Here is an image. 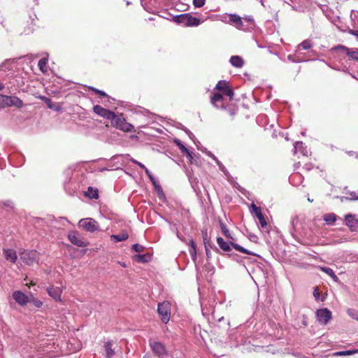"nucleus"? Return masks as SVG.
I'll use <instances>...</instances> for the list:
<instances>
[{"label": "nucleus", "mask_w": 358, "mask_h": 358, "mask_svg": "<svg viewBox=\"0 0 358 358\" xmlns=\"http://www.w3.org/2000/svg\"><path fill=\"white\" fill-rule=\"evenodd\" d=\"M215 90L222 92V94L217 92L213 93L210 96L211 104L217 109H226V107L224 106V99L223 95L229 96V99L231 100L234 95V92L232 87L230 85L228 81L222 80L218 81L215 87Z\"/></svg>", "instance_id": "obj_1"}, {"label": "nucleus", "mask_w": 358, "mask_h": 358, "mask_svg": "<svg viewBox=\"0 0 358 358\" xmlns=\"http://www.w3.org/2000/svg\"><path fill=\"white\" fill-rule=\"evenodd\" d=\"M175 22L184 27H196L201 22L199 18L192 16L190 13H184L174 17Z\"/></svg>", "instance_id": "obj_2"}, {"label": "nucleus", "mask_w": 358, "mask_h": 358, "mask_svg": "<svg viewBox=\"0 0 358 358\" xmlns=\"http://www.w3.org/2000/svg\"><path fill=\"white\" fill-rule=\"evenodd\" d=\"M110 120L111 124L120 130L125 132H131L134 131V126L125 120L122 114L117 115L115 113V117Z\"/></svg>", "instance_id": "obj_3"}, {"label": "nucleus", "mask_w": 358, "mask_h": 358, "mask_svg": "<svg viewBox=\"0 0 358 358\" xmlns=\"http://www.w3.org/2000/svg\"><path fill=\"white\" fill-rule=\"evenodd\" d=\"M217 243L219 245L220 248L224 251H226V252L230 251L231 250V246L237 251H239L244 254L255 255V253L245 249L244 248H243L242 246L239 245L237 243H235L233 242L227 243V242L224 241V240L222 237L217 238Z\"/></svg>", "instance_id": "obj_4"}, {"label": "nucleus", "mask_w": 358, "mask_h": 358, "mask_svg": "<svg viewBox=\"0 0 358 358\" xmlns=\"http://www.w3.org/2000/svg\"><path fill=\"white\" fill-rule=\"evenodd\" d=\"M20 259L27 265H33L38 261L39 253L35 250H23L20 252Z\"/></svg>", "instance_id": "obj_5"}, {"label": "nucleus", "mask_w": 358, "mask_h": 358, "mask_svg": "<svg viewBox=\"0 0 358 358\" xmlns=\"http://www.w3.org/2000/svg\"><path fill=\"white\" fill-rule=\"evenodd\" d=\"M171 306L169 302L165 301L162 303H159L157 307V312L161 316L162 321L166 324L170 320L171 315Z\"/></svg>", "instance_id": "obj_6"}, {"label": "nucleus", "mask_w": 358, "mask_h": 358, "mask_svg": "<svg viewBox=\"0 0 358 358\" xmlns=\"http://www.w3.org/2000/svg\"><path fill=\"white\" fill-rule=\"evenodd\" d=\"M79 226L89 232H94L99 230V226L97 222L92 218L80 220L79 222Z\"/></svg>", "instance_id": "obj_7"}, {"label": "nucleus", "mask_w": 358, "mask_h": 358, "mask_svg": "<svg viewBox=\"0 0 358 358\" xmlns=\"http://www.w3.org/2000/svg\"><path fill=\"white\" fill-rule=\"evenodd\" d=\"M68 238L72 244L78 247H86L89 245V243L80 238L78 232L75 231L69 234Z\"/></svg>", "instance_id": "obj_8"}, {"label": "nucleus", "mask_w": 358, "mask_h": 358, "mask_svg": "<svg viewBox=\"0 0 358 358\" xmlns=\"http://www.w3.org/2000/svg\"><path fill=\"white\" fill-rule=\"evenodd\" d=\"M252 213L257 217L259 222L262 228H265L268 225L267 219L264 217L260 207L257 206L255 204L251 205Z\"/></svg>", "instance_id": "obj_9"}, {"label": "nucleus", "mask_w": 358, "mask_h": 358, "mask_svg": "<svg viewBox=\"0 0 358 358\" xmlns=\"http://www.w3.org/2000/svg\"><path fill=\"white\" fill-rule=\"evenodd\" d=\"M319 322L327 324L331 319V312L327 308L319 309L316 312Z\"/></svg>", "instance_id": "obj_10"}, {"label": "nucleus", "mask_w": 358, "mask_h": 358, "mask_svg": "<svg viewBox=\"0 0 358 358\" xmlns=\"http://www.w3.org/2000/svg\"><path fill=\"white\" fill-rule=\"evenodd\" d=\"M93 111L96 115L102 117H104L107 120H110L111 119H113L115 117V113L109 110H107L99 105H96L93 107Z\"/></svg>", "instance_id": "obj_11"}, {"label": "nucleus", "mask_w": 358, "mask_h": 358, "mask_svg": "<svg viewBox=\"0 0 358 358\" xmlns=\"http://www.w3.org/2000/svg\"><path fill=\"white\" fill-rule=\"evenodd\" d=\"M48 295L57 301H61L62 289L58 287L50 286L47 288Z\"/></svg>", "instance_id": "obj_12"}, {"label": "nucleus", "mask_w": 358, "mask_h": 358, "mask_svg": "<svg viewBox=\"0 0 358 358\" xmlns=\"http://www.w3.org/2000/svg\"><path fill=\"white\" fill-rule=\"evenodd\" d=\"M15 301L20 306H24L29 302L28 296L21 291H15L13 294Z\"/></svg>", "instance_id": "obj_13"}, {"label": "nucleus", "mask_w": 358, "mask_h": 358, "mask_svg": "<svg viewBox=\"0 0 358 358\" xmlns=\"http://www.w3.org/2000/svg\"><path fill=\"white\" fill-rule=\"evenodd\" d=\"M150 346L153 352L159 357L164 356L166 353L165 346L160 342H153Z\"/></svg>", "instance_id": "obj_14"}, {"label": "nucleus", "mask_w": 358, "mask_h": 358, "mask_svg": "<svg viewBox=\"0 0 358 358\" xmlns=\"http://www.w3.org/2000/svg\"><path fill=\"white\" fill-rule=\"evenodd\" d=\"M3 252L7 261L15 264L17 259V252L15 250L10 248H3Z\"/></svg>", "instance_id": "obj_15"}, {"label": "nucleus", "mask_w": 358, "mask_h": 358, "mask_svg": "<svg viewBox=\"0 0 358 358\" xmlns=\"http://www.w3.org/2000/svg\"><path fill=\"white\" fill-rule=\"evenodd\" d=\"M15 106L21 108L23 106V101L15 96H9L8 107Z\"/></svg>", "instance_id": "obj_16"}, {"label": "nucleus", "mask_w": 358, "mask_h": 358, "mask_svg": "<svg viewBox=\"0 0 358 358\" xmlns=\"http://www.w3.org/2000/svg\"><path fill=\"white\" fill-rule=\"evenodd\" d=\"M41 99L43 100L48 106V107L50 109H53L55 110H59L61 109V106L58 103H54L50 98L46 96H41Z\"/></svg>", "instance_id": "obj_17"}, {"label": "nucleus", "mask_w": 358, "mask_h": 358, "mask_svg": "<svg viewBox=\"0 0 358 358\" xmlns=\"http://www.w3.org/2000/svg\"><path fill=\"white\" fill-rule=\"evenodd\" d=\"M230 63L236 68H241L243 66L244 62L241 57L236 55L230 58Z\"/></svg>", "instance_id": "obj_18"}, {"label": "nucleus", "mask_w": 358, "mask_h": 358, "mask_svg": "<svg viewBox=\"0 0 358 358\" xmlns=\"http://www.w3.org/2000/svg\"><path fill=\"white\" fill-rule=\"evenodd\" d=\"M85 196L90 199H96L99 198V191L97 189H94L92 187H89L87 192H85Z\"/></svg>", "instance_id": "obj_19"}, {"label": "nucleus", "mask_w": 358, "mask_h": 358, "mask_svg": "<svg viewBox=\"0 0 358 358\" xmlns=\"http://www.w3.org/2000/svg\"><path fill=\"white\" fill-rule=\"evenodd\" d=\"M129 238V235L127 232H122L120 234L111 235L110 238L115 242H120L127 240Z\"/></svg>", "instance_id": "obj_20"}, {"label": "nucleus", "mask_w": 358, "mask_h": 358, "mask_svg": "<svg viewBox=\"0 0 358 358\" xmlns=\"http://www.w3.org/2000/svg\"><path fill=\"white\" fill-rule=\"evenodd\" d=\"M112 343L110 341H107L105 343V350L106 352V357L111 358L115 355V350L112 348Z\"/></svg>", "instance_id": "obj_21"}, {"label": "nucleus", "mask_w": 358, "mask_h": 358, "mask_svg": "<svg viewBox=\"0 0 358 358\" xmlns=\"http://www.w3.org/2000/svg\"><path fill=\"white\" fill-rule=\"evenodd\" d=\"M356 353H358V350H345V351L335 352L332 354V355L334 357L349 356V355H355Z\"/></svg>", "instance_id": "obj_22"}, {"label": "nucleus", "mask_w": 358, "mask_h": 358, "mask_svg": "<svg viewBox=\"0 0 358 358\" xmlns=\"http://www.w3.org/2000/svg\"><path fill=\"white\" fill-rule=\"evenodd\" d=\"M324 220L328 224H333L337 219V215L334 213H327L324 215Z\"/></svg>", "instance_id": "obj_23"}, {"label": "nucleus", "mask_w": 358, "mask_h": 358, "mask_svg": "<svg viewBox=\"0 0 358 358\" xmlns=\"http://www.w3.org/2000/svg\"><path fill=\"white\" fill-rule=\"evenodd\" d=\"M320 270L327 273L328 275L332 278L334 281L337 282L338 278L334 273V271L329 267H320Z\"/></svg>", "instance_id": "obj_24"}, {"label": "nucleus", "mask_w": 358, "mask_h": 358, "mask_svg": "<svg viewBox=\"0 0 358 358\" xmlns=\"http://www.w3.org/2000/svg\"><path fill=\"white\" fill-rule=\"evenodd\" d=\"M229 20L233 23L235 24L236 26L240 27L243 25V22L241 20V17L236 14H230L229 15Z\"/></svg>", "instance_id": "obj_25"}, {"label": "nucleus", "mask_w": 358, "mask_h": 358, "mask_svg": "<svg viewBox=\"0 0 358 358\" xmlns=\"http://www.w3.org/2000/svg\"><path fill=\"white\" fill-rule=\"evenodd\" d=\"M174 142L176 143V144L177 145V146L178 147V148L180 149V150L182 152V153H186L188 156H189L190 157H192V155L190 153V152L187 150V148L181 143V141L178 139H176L174 141Z\"/></svg>", "instance_id": "obj_26"}, {"label": "nucleus", "mask_w": 358, "mask_h": 358, "mask_svg": "<svg viewBox=\"0 0 358 358\" xmlns=\"http://www.w3.org/2000/svg\"><path fill=\"white\" fill-rule=\"evenodd\" d=\"M9 96L0 94V108L8 107Z\"/></svg>", "instance_id": "obj_27"}, {"label": "nucleus", "mask_w": 358, "mask_h": 358, "mask_svg": "<svg viewBox=\"0 0 358 358\" xmlns=\"http://www.w3.org/2000/svg\"><path fill=\"white\" fill-rule=\"evenodd\" d=\"M47 63L48 59L46 58H41L38 63V66L39 69L43 72L45 73L47 71Z\"/></svg>", "instance_id": "obj_28"}, {"label": "nucleus", "mask_w": 358, "mask_h": 358, "mask_svg": "<svg viewBox=\"0 0 358 358\" xmlns=\"http://www.w3.org/2000/svg\"><path fill=\"white\" fill-rule=\"evenodd\" d=\"M348 57H350L352 59L355 61H358V50H352L349 49L348 52L347 54Z\"/></svg>", "instance_id": "obj_29"}, {"label": "nucleus", "mask_w": 358, "mask_h": 358, "mask_svg": "<svg viewBox=\"0 0 358 358\" xmlns=\"http://www.w3.org/2000/svg\"><path fill=\"white\" fill-rule=\"evenodd\" d=\"M354 217L352 215L348 214L345 216V221L346 224L350 227L351 229L352 227Z\"/></svg>", "instance_id": "obj_30"}, {"label": "nucleus", "mask_w": 358, "mask_h": 358, "mask_svg": "<svg viewBox=\"0 0 358 358\" xmlns=\"http://www.w3.org/2000/svg\"><path fill=\"white\" fill-rule=\"evenodd\" d=\"M196 243L194 242L193 240L190 241V249L189 252L190 254L195 258L196 254Z\"/></svg>", "instance_id": "obj_31"}, {"label": "nucleus", "mask_w": 358, "mask_h": 358, "mask_svg": "<svg viewBox=\"0 0 358 358\" xmlns=\"http://www.w3.org/2000/svg\"><path fill=\"white\" fill-rule=\"evenodd\" d=\"M334 50H341L342 52H344L346 53V55L348 52V50L350 48L348 47L343 45H338L332 48Z\"/></svg>", "instance_id": "obj_32"}, {"label": "nucleus", "mask_w": 358, "mask_h": 358, "mask_svg": "<svg viewBox=\"0 0 358 358\" xmlns=\"http://www.w3.org/2000/svg\"><path fill=\"white\" fill-rule=\"evenodd\" d=\"M90 90L92 92H94L95 94H99L101 96L108 97V95L104 92L99 90L95 87H90Z\"/></svg>", "instance_id": "obj_33"}, {"label": "nucleus", "mask_w": 358, "mask_h": 358, "mask_svg": "<svg viewBox=\"0 0 358 358\" xmlns=\"http://www.w3.org/2000/svg\"><path fill=\"white\" fill-rule=\"evenodd\" d=\"M134 259L138 262H148L146 256L144 255H137L134 256Z\"/></svg>", "instance_id": "obj_34"}, {"label": "nucleus", "mask_w": 358, "mask_h": 358, "mask_svg": "<svg viewBox=\"0 0 358 358\" xmlns=\"http://www.w3.org/2000/svg\"><path fill=\"white\" fill-rule=\"evenodd\" d=\"M31 302L34 305L36 308H41L43 305V302L40 301L39 299L33 297L31 300Z\"/></svg>", "instance_id": "obj_35"}, {"label": "nucleus", "mask_w": 358, "mask_h": 358, "mask_svg": "<svg viewBox=\"0 0 358 358\" xmlns=\"http://www.w3.org/2000/svg\"><path fill=\"white\" fill-rule=\"evenodd\" d=\"M202 236H203V243H204L205 246L210 245V241L208 239V232L206 230L202 231Z\"/></svg>", "instance_id": "obj_36"}, {"label": "nucleus", "mask_w": 358, "mask_h": 358, "mask_svg": "<svg viewBox=\"0 0 358 358\" xmlns=\"http://www.w3.org/2000/svg\"><path fill=\"white\" fill-rule=\"evenodd\" d=\"M206 3V0H193V4L196 8L202 7Z\"/></svg>", "instance_id": "obj_37"}, {"label": "nucleus", "mask_w": 358, "mask_h": 358, "mask_svg": "<svg viewBox=\"0 0 358 358\" xmlns=\"http://www.w3.org/2000/svg\"><path fill=\"white\" fill-rule=\"evenodd\" d=\"M132 248L136 252H141L144 250V247L143 245H141L138 244V243L134 244L132 245Z\"/></svg>", "instance_id": "obj_38"}, {"label": "nucleus", "mask_w": 358, "mask_h": 358, "mask_svg": "<svg viewBox=\"0 0 358 358\" xmlns=\"http://www.w3.org/2000/svg\"><path fill=\"white\" fill-rule=\"evenodd\" d=\"M347 313H348V314L351 317H352V318H353V319H355V317H358V312H357V311H356V310H354V309H351V308H350V309H348V310H347Z\"/></svg>", "instance_id": "obj_39"}, {"label": "nucleus", "mask_w": 358, "mask_h": 358, "mask_svg": "<svg viewBox=\"0 0 358 358\" xmlns=\"http://www.w3.org/2000/svg\"><path fill=\"white\" fill-rule=\"evenodd\" d=\"M300 46L303 49V50H308L309 48H310L311 47V43L310 41H303L301 44H300Z\"/></svg>", "instance_id": "obj_40"}, {"label": "nucleus", "mask_w": 358, "mask_h": 358, "mask_svg": "<svg viewBox=\"0 0 358 358\" xmlns=\"http://www.w3.org/2000/svg\"><path fill=\"white\" fill-rule=\"evenodd\" d=\"M220 227H221L223 234L224 236H226L227 237H230L229 230L227 229L226 226L222 222L220 223Z\"/></svg>", "instance_id": "obj_41"}, {"label": "nucleus", "mask_w": 358, "mask_h": 358, "mask_svg": "<svg viewBox=\"0 0 358 358\" xmlns=\"http://www.w3.org/2000/svg\"><path fill=\"white\" fill-rule=\"evenodd\" d=\"M131 161V162H133V163H134V164H137V165H138L140 168H141L142 169H145L146 168V167L145 166V165H144V164H143L142 163H141V162H139L136 161V159H132Z\"/></svg>", "instance_id": "obj_42"}, {"label": "nucleus", "mask_w": 358, "mask_h": 358, "mask_svg": "<svg viewBox=\"0 0 358 358\" xmlns=\"http://www.w3.org/2000/svg\"><path fill=\"white\" fill-rule=\"evenodd\" d=\"M313 295H314V296H315V298L316 299H317L320 297V291H319L318 287H316V288L314 289Z\"/></svg>", "instance_id": "obj_43"}, {"label": "nucleus", "mask_w": 358, "mask_h": 358, "mask_svg": "<svg viewBox=\"0 0 358 358\" xmlns=\"http://www.w3.org/2000/svg\"><path fill=\"white\" fill-rule=\"evenodd\" d=\"M348 33L352 36H358V30L349 29Z\"/></svg>", "instance_id": "obj_44"}, {"label": "nucleus", "mask_w": 358, "mask_h": 358, "mask_svg": "<svg viewBox=\"0 0 358 358\" xmlns=\"http://www.w3.org/2000/svg\"><path fill=\"white\" fill-rule=\"evenodd\" d=\"M210 245H206L205 246V250H206V255L208 257H210V250H209V247Z\"/></svg>", "instance_id": "obj_45"}, {"label": "nucleus", "mask_w": 358, "mask_h": 358, "mask_svg": "<svg viewBox=\"0 0 358 358\" xmlns=\"http://www.w3.org/2000/svg\"><path fill=\"white\" fill-rule=\"evenodd\" d=\"M144 170H145V173L147 174V176H148L149 178H151V175H152V174H151L150 171L147 168H145Z\"/></svg>", "instance_id": "obj_46"}, {"label": "nucleus", "mask_w": 358, "mask_h": 358, "mask_svg": "<svg viewBox=\"0 0 358 358\" xmlns=\"http://www.w3.org/2000/svg\"><path fill=\"white\" fill-rule=\"evenodd\" d=\"M236 113V110H229V114L231 116L234 117Z\"/></svg>", "instance_id": "obj_47"}, {"label": "nucleus", "mask_w": 358, "mask_h": 358, "mask_svg": "<svg viewBox=\"0 0 358 358\" xmlns=\"http://www.w3.org/2000/svg\"><path fill=\"white\" fill-rule=\"evenodd\" d=\"M150 178V180L152 181V184H153L154 185H155V184H156V181H155V178H154V177L152 176V175H151V178Z\"/></svg>", "instance_id": "obj_48"}, {"label": "nucleus", "mask_w": 358, "mask_h": 358, "mask_svg": "<svg viewBox=\"0 0 358 358\" xmlns=\"http://www.w3.org/2000/svg\"><path fill=\"white\" fill-rule=\"evenodd\" d=\"M4 88V85L0 82V91L3 90Z\"/></svg>", "instance_id": "obj_49"}, {"label": "nucleus", "mask_w": 358, "mask_h": 358, "mask_svg": "<svg viewBox=\"0 0 358 358\" xmlns=\"http://www.w3.org/2000/svg\"><path fill=\"white\" fill-rule=\"evenodd\" d=\"M308 201H310V202H313V199H308Z\"/></svg>", "instance_id": "obj_50"}, {"label": "nucleus", "mask_w": 358, "mask_h": 358, "mask_svg": "<svg viewBox=\"0 0 358 358\" xmlns=\"http://www.w3.org/2000/svg\"><path fill=\"white\" fill-rule=\"evenodd\" d=\"M35 285V283H34L33 282H30V285Z\"/></svg>", "instance_id": "obj_51"}]
</instances>
